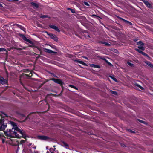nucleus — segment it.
<instances>
[{
    "mask_svg": "<svg viewBox=\"0 0 153 153\" xmlns=\"http://www.w3.org/2000/svg\"><path fill=\"white\" fill-rule=\"evenodd\" d=\"M10 123L13 127L11 129H7L5 132L6 136L10 138L22 137L26 138L27 137L25 132L19 128L16 123L13 122H10Z\"/></svg>",
    "mask_w": 153,
    "mask_h": 153,
    "instance_id": "f257e3e1",
    "label": "nucleus"
},
{
    "mask_svg": "<svg viewBox=\"0 0 153 153\" xmlns=\"http://www.w3.org/2000/svg\"><path fill=\"white\" fill-rule=\"evenodd\" d=\"M4 119L1 118L0 120V130L3 131L6 128L7 125H4Z\"/></svg>",
    "mask_w": 153,
    "mask_h": 153,
    "instance_id": "f03ea898",
    "label": "nucleus"
},
{
    "mask_svg": "<svg viewBox=\"0 0 153 153\" xmlns=\"http://www.w3.org/2000/svg\"><path fill=\"white\" fill-rule=\"evenodd\" d=\"M46 33L51 39H53L56 42H57L58 41V38L54 34L49 33L47 32H46Z\"/></svg>",
    "mask_w": 153,
    "mask_h": 153,
    "instance_id": "7ed1b4c3",
    "label": "nucleus"
},
{
    "mask_svg": "<svg viewBox=\"0 0 153 153\" xmlns=\"http://www.w3.org/2000/svg\"><path fill=\"white\" fill-rule=\"evenodd\" d=\"M146 6L149 9H152L153 8V6L148 1L146 0H141Z\"/></svg>",
    "mask_w": 153,
    "mask_h": 153,
    "instance_id": "20e7f679",
    "label": "nucleus"
},
{
    "mask_svg": "<svg viewBox=\"0 0 153 153\" xmlns=\"http://www.w3.org/2000/svg\"><path fill=\"white\" fill-rule=\"evenodd\" d=\"M49 26L51 28L54 29L55 31L58 32H59L60 31L58 28L54 25H49Z\"/></svg>",
    "mask_w": 153,
    "mask_h": 153,
    "instance_id": "39448f33",
    "label": "nucleus"
},
{
    "mask_svg": "<svg viewBox=\"0 0 153 153\" xmlns=\"http://www.w3.org/2000/svg\"><path fill=\"white\" fill-rule=\"evenodd\" d=\"M21 37L23 39V40L27 42L30 44L33 43V42L27 38L24 35L21 34Z\"/></svg>",
    "mask_w": 153,
    "mask_h": 153,
    "instance_id": "423d86ee",
    "label": "nucleus"
},
{
    "mask_svg": "<svg viewBox=\"0 0 153 153\" xmlns=\"http://www.w3.org/2000/svg\"><path fill=\"white\" fill-rule=\"evenodd\" d=\"M135 50L137 51L138 53H140L141 54L143 55L146 56V57H147L148 58H150V57L149 56V55L146 54V53L141 51L140 50L137 49V48H135Z\"/></svg>",
    "mask_w": 153,
    "mask_h": 153,
    "instance_id": "0eeeda50",
    "label": "nucleus"
},
{
    "mask_svg": "<svg viewBox=\"0 0 153 153\" xmlns=\"http://www.w3.org/2000/svg\"><path fill=\"white\" fill-rule=\"evenodd\" d=\"M118 18L120 20L123 21L125 23L129 24L131 25H132L131 22H130L127 20H126L123 18H121L120 17H118Z\"/></svg>",
    "mask_w": 153,
    "mask_h": 153,
    "instance_id": "6e6552de",
    "label": "nucleus"
},
{
    "mask_svg": "<svg viewBox=\"0 0 153 153\" xmlns=\"http://www.w3.org/2000/svg\"><path fill=\"white\" fill-rule=\"evenodd\" d=\"M44 51L45 52L49 53H52L54 54H56L57 53V52L51 50L47 48H45L44 49Z\"/></svg>",
    "mask_w": 153,
    "mask_h": 153,
    "instance_id": "1a4fd4ad",
    "label": "nucleus"
},
{
    "mask_svg": "<svg viewBox=\"0 0 153 153\" xmlns=\"http://www.w3.org/2000/svg\"><path fill=\"white\" fill-rule=\"evenodd\" d=\"M7 82V80L4 78L3 77H0V83L3 85L6 84Z\"/></svg>",
    "mask_w": 153,
    "mask_h": 153,
    "instance_id": "9d476101",
    "label": "nucleus"
},
{
    "mask_svg": "<svg viewBox=\"0 0 153 153\" xmlns=\"http://www.w3.org/2000/svg\"><path fill=\"white\" fill-rule=\"evenodd\" d=\"M31 4L32 6L34 8H38L39 7V5L38 4L34 2H31L30 3Z\"/></svg>",
    "mask_w": 153,
    "mask_h": 153,
    "instance_id": "9b49d317",
    "label": "nucleus"
},
{
    "mask_svg": "<svg viewBox=\"0 0 153 153\" xmlns=\"http://www.w3.org/2000/svg\"><path fill=\"white\" fill-rule=\"evenodd\" d=\"M101 59L104 60L105 62L108 65L111 67L113 66V65L105 58H101Z\"/></svg>",
    "mask_w": 153,
    "mask_h": 153,
    "instance_id": "f8f14e48",
    "label": "nucleus"
},
{
    "mask_svg": "<svg viewBox=\"0 0 153 153\" xmlns=\"http://www.w3.org/2000/svg\"><path fill=\"white\" fill-rule=\"evenodd\" d=\"M151 68H153V64L151 62L146 61L145 62Z\"/></svg>",
    "mask_w": 153,
    "mask_h": 153,
    "instance_id": "ddd939ff",
    "label": "nucleus"
},
{
    "mask_svg": "<svg viewBox=\"0 0 153 153\" xmlns=\"http://www.w3.org/2000/svg\"><path fill=\"white\" fill-rule=\"evenodd\" d=\"M14 25H16V26L20 28L21 30H23V31H25V28L23 27L22 26V25H19L18 24H15V25H14Z\"/></svg>",
    "mask_w": 153,
    "mask_h": 153,
    "instance_id": "4468645a",
    "label": "nucleus"
},
{
    "mask_svg": "<svg viewBox=\"0 0 153 153\" xmlns=\"http://www.w3.org/2000/svg\"><path fill=\"white\" fill-rule=\"evenodd\" d=\"M53 80L56 83L59 84L61 85H62V82L59 79H53Z\"/></svg>",
    "mask_w": 153,
    "mask_h": 153,
    "instance_id": "2eb2a0df",
    "label": "nucleus"
},
{
    "mask_svg": "<svg viewBox=\"0 0 153 153\" xmlns=\"http://www.w3.org/2000/svg\"><path fill=\"white\" fill-rule=\"evenodd\" d=\"M47 72L48 73V74H50L49 76H57L55 74L51 71H47Z\"/></svg>",
    "mask_w": 153,
    "mask_h": 153,
    "instance_id": "dca6fc26",
    "label": "nucleus"
},
{
    "mask_svg": "<svg viewBox=\"0 0 153 153\" xmlns=\"http://www.w3.org/2000/svg\"><path fill=\"white\" fill-rule=\"evenodd\" d=\"M39 138L42 140H46L48 139V137L47 136H39Z\"/></svg>",
    "mask_w": 153,
    "mask_h": 153,
    "instance_id": "f3484780",
    "label": "nucleus"
},
{
    "mask_svg": "<svg viewBox=\"0 0 153 153\" xmlns=\"http://www.w3.org/2000/svg\"><path fill=\"white\" fill-rule=\"evenodd\" d=\"M90 66L91 67L97 68H100V65L94 64H90Z\"/></svg>",
    "mask_w": 153,
    "mask_h": 153,
    "instance_id": "a211bd4d",
    "label": "nucleus"
},
{
    "mask_svg": "<svg viewBox=\"0 0 153 153\" xmlns=\"http://www.w3.org/2000/svg\"><path fill=\"white\" fill-rule=\"evenodd\" d=\"M40 17L42 19H44L47 18H50V17H49L47 15H41L40 16Z\"/></svg>",
    "mask_w": 153,
    "mask_h": 153,
    "instance_id": "6ab92c4d",
    "label": "nucleus"
},
{
    "mask_svg": "<svg viewBox=\"0 0 153 153\" xmlns=\"http://www.w3.org/2000/svg\"><path fill=\"white\" fill-rule=\"evenodd\" d=\"M61 145L62 146H64L66 148L68 147V145L66 143L64 142H62L61 143Z\"/></svg>",
    "mask_w": 153,
    "mask_h": 153,
    "instance_id": "aec40b11",
    "label": "nucleus"
},
{
    "mask_svg": "<svg viewBox=\"0 0 153 153\" xmlns=\"http://www.w3.org/2000/svg\"><path fill=\"white\" fill-rule=\"evenodd\" d=\"M135 86H137L140 89H141V90H143V88L139 84H138L137 83H135Z\"/></svg>",
    "mask_w": 153,
    "mask_h": 153,
    "instance_id": "412c9836",
    "label": "nucleus"
},
{
    "mask_svg": "<svg viewBox=\"0 0 153 153\" xmlns=\"http://www.w3.org/2000/svg\"><path fill=\"white\" fill-rule=\"evenodd\" d=\"M91 16L93 18H96L97 19H98V18H100V16L95 14H92L91 15Z\"/></svg>",
    "mask_w": 153,
    "mask_h": 153,
    "instance_id": "4be33fe9",
    "label": "nucleus"
},
{
    "mask_svg": "<svg viewBox=\"0 0 153 153\" xmlns=\"http://www.w3.org/2000/svg\"><path fill=\"white\" fill-rule=\"evenodd\" d=\"M85 34L84 33L83 34L86 38L88 39L90 38L89 35L87 33H86V32H85Z\"/></svg>",
    "mask_w": 153,
    "mask_h": 153,
    "instance_id": "5701e85b",
    "label": "nucleus"
},
{
    "mask_svg": "<svg viewBox=\"0 0 153 153\" xmlns=\"http://www.w3.org/2000/svg\"><path fill=\"white\" fill-rule=\"evenodd\" d=\"M137 45H138L143 46L144 45V43H143L141 41H139L137 43Z\"/></svg>",
    "mask_w": 153,
    "mask_h": 153,
    "instance_id": "b1692460",
    "label": "nucleus"
},
{
    "mask_svg": "<svg viewBox=\"0 0 153 153\" xmlns=\"http://www.w3.org/2000/svg\"><path fill=\"white\" fill-rule=\"evenodd\" d=\"M67 9L68 10H70L71 11V12L72 13H76L74 10V9H71V8H67Z\"/></svg>",
    "mask_w": 153,
    "mask_h": 153,
    "instance_id": "393cba45",
    "label": "nucleus"
},
{
    "mask_svg": "<svg viewBox=\"0 0 153 153\" xmlns=\"http://www.w3.org/2000/svg\"><path fill=\"white\" fill-rule=\"evenodd\" d=\"M0 115L1 116L2 118L7 117V115L5 114L2 112H0Z\"/></svg>",
    "mask_w": 153,
    "mask_h": 153,
    "instance_id": "a878e982",
    "label": "nucleus"
},
{
    "mask_svg": "<svg viewBox=\"0 0 153 153\" xmlns=\"http://www.w3.org/2000/svg\"><path fill=\"white\" fill-rule=\"evenodd\" d=\"M112 51L114 52V53H119V52L116 49H113V50H112Z\"/></svg>",
    "mask_w": 153,
    "mask_h": 153,
    "instance_id": "bb28decb",
    "label": "nucleus"
},
{
    "mask_svg": "<svg viewBox=\"0 0 153 153\" xmlns=\"http://www.w3.org/2000/svg\"><path fill=\"white\" fill-rule=\"evenodd\" d=\"M138 49L139 50L140 49L143 51H144L145 50V48L144 47H143V46H138Z\"/></svg>",
    "mask_w": 153,
    "mask_h": 153,
    "instance_id": "cd10ccee",
    "label": "nucleus"
},
{
    "mask_svg": "<svg viewBox=\"0 0 153 153\" xmlns=\"http://www.w3.org/2000/svg\"><path fill=\"white\" fill-rule=\"evenodd\" d=\"M1 51H6L7 52L6 49L3 48H0V52Z\"/></svg>",
    "mask_w": 153,
    "mask_h": 153,
    "instance_id": "c85d7f7f",
    "label": "nucleus"
},
{
    "mask_svg": "<svg viewBox=\"0 0 153 153\" xmlns=\"http://www.w3.org/2000/svg\"><path fill=\"white\" fill-rule=\"evenodd\" d=\"M82 62V61L79 60V59L74 60V62L79 63L80 64H81Z\"/></svg>",
    "mask_w": 153,
    "mask_h": 153,
    "instance_id": "c756f323",
    "label": "nucleus"
},
{
    "mask_svg": "<svg viewBox=\"0 0 153 153\" xmlns=\"http://www.w3.org/2000/svg\"><path fill=\"white\" fill-rule=\"evenodd\" d=\"M127 63L128 65L131 67H133L134 66V65L130 62H128Z\"/></svg>",
    "mask_w": 153,
    "mask_h": 153,
    "instance_id": "7c9ffc66",
    "label": "nucleus"
},
{
    "mask_svg": "<svg viewBox=\"0 0 153 153\" xmlns=\"http://www.w3.org/2000/svg\"><path fill=\"white\" fill-rule=\"evenodd\" d=\"M100 18H98V19H97L99 20L100 23V24H101V25H102L105 26L104 24L102 23V22L101 21V20L100 19ZM100 18H101V17Z\"/></svg>",
    "mask_w": 153,
    "mask_h": 153,
    "instance_id": "2f4dec72",
    "label": "nucleus"
},
{
    "mask_svg": "<svg viewBox=\"0 0 153 153\" xmlns=\"http://www.w3.org/2000/svg\"><path fill=\"white\" fill-rule=\"evenodd\" d=\"M83 3L85 5L87 6H89V3L87 2L84 1V2Z\"/></svg>",
    "mask_w": 153,
    "mask_h": 153,
    "instance_id": "473e14b6",
    "label": "nucleus"
},
{
    "mask_svg": "<svg viewBox=\"0 0 153 153\" xmlns=\"http://www.w3.org/2000/svg\"><path fill=\"white\" fill-rule=\"evenodd\" d=\"M23 74V76H28V77H29V76H32V74L31 75H28L27 74Z\"/></svg>",
    "mask_w": 153,
    "mask_h": 153,
    "instance_id": "72a5a7b5",
    "label": "nucleus"
},
{
    "mask_svg": "<svg viewBox=\"0 0 153 153\" xmlns=\"http://www.w3.org/2000/svg\"><path fill=\"white\" fill-rule=\"evenodd\" d=\"M31 44V45H29V46L30 47H34L35 46L34 45V43L33 42V43L32 44Z\"/></svg>",
    "mask_w": 153,
    "mask_h": 153,
    "instance_id": "f704fd0d",
    "label": "nucleus"
},
{
    "mask_svg": "<svg viewBox=\"0 0 153 153\" xmlns=\"http://www.w3.org/2000/svg\"><path fill=\"white\" fill-rule=\"evenodd\" d=\"M107 42H103V41H100L99 42V43L100 44H105H105L106 43H107Z\"/></svg>",
    "mask_w": 153,
    "mask_h": 153,
    "instance_id": "c9c22d12",
    "label": "nucleus"
},
{
    "mask_svg": "<svg viewBox=\"0 0 153 153\" xmlns=\"http://www.w3.org/2000/svg\"><path fill=\"white\" fill-rule=\"evenodd\" d=\"M111 78L114 80L116 82H117V81L115 77H111Z\"/></svg>",
    "mask_w": 153,
    "mask_h": 153,
    "instance_id": "e433bc0d",
    "label": "nucleus"
},
{
    "mask_svg": "<svg viewBox=\"0 0 153 153\" xmlns=\"http://www.w3.org/2000/svg\"><path fill=\"white\" fill-rule=\"evenodd\" d=\"M111 93L115 95H116L117 94V93L115 91H111Z\"/></svg>",
    "mask_w": 153,
    "mask_h": 153,
    "instance_id": "4c0bfd02",
    "label": "nucleus"
},
{
    "mask_svg": "<svg viewBox=\"0 0 153 153\" xmlns=\"http://www.w3.org/2000/svg\"><path fill=\"white\" fill-rule=\"evenodd\" d=\"M81 64L83 65H84V66H87V64L86 63H85V62H83V61H82V62H81Z\"/></svg>",
    "mask_w": 153,
    "mask_h": 153,
    "instance_id": "58836bf2",
    "label": "nucleus"
},
{
    "mask_svg": "<svg viewBox=\"0 0 153 153\" xmlns=\"http://www.w3.org/2000/svg\"><path fill=\"white\" fill-rule=\"evenodd\" d=\"M15 49L17 50H22V49L20 48H18V47H16L14 48Z\"/></svg>",
    "mask_w": 153,
    "mask_h": 153,
    "instance_id": "ea45409f",
    "label": "nucleus"
},
{
    "mask_svg": "<svg viewBox=\"0 0 153 153\" xmlns=\"http://www.w3.org/2000/svg\"><path fill=\"white\" fill-rule=\"evenodd\" d=\"M49 150L51 152V153H52L53 151H54V149L52 148H50L49 149Z\"/></svg>",
    "mask_w": 153,
    "mask_h": 153,
    "instance_id": "a19ab883",
    "label": "nucleus"
},
{
    "mask_svg": "<svg viewBox=\"0 0 153 153\" xmlns=\"http://www.w3.org/2000/svg\"><path fill=\"white\" fill-rule=\"evenodd\" d=\"M69 86L70 87H71L72 88H75L76 89V87L72 85H69Z\"/></svg>",
    "mask_w": 153,
    "mask_h": 153,
    "instance_id": "79ce46f5",
    "label": "nucleus"
},
{
    "mask_svg": "<svg viewBox=\"0 0 153 153\" xmlns=\"http://www.w3.org/2000/svg\"><path fill=\"white\" fill-rule=\"evenodd\" d=\"M39 152L37 150H34L33 151V153H39Z\"/></svg>",
    "mask_w": 153,
    "mask_h": 153,
    "instance_id": "37998d69",
    "label": "nucleus"
},
{
    "mask_svg": "<svg viewBox=\"0 0 153 153\" xmlns=\"http://www.w3.org/2000/svg\"><path fill=\"white\" fill-rule=\"evenodd\" d=\"M105 45H106L108 46H110L111 45L108 43V42H107V43H106L105 44Z\"/></svg>",
    "mask_w": 153,
    "mask_h": 153,
    "instance_id": "c03bdc74",
    "label": "nucleus"
},
{
    "mask_svg": "<svg viewBox=\"0 0 153 153\" xmlns=\"http://www.w3.org/2000/svg\"><path fill=\"white\" fill-rule=\"evenodd\" d=\"M133 40L134 42H136L138 40V39L137 38H136V39H133Z\"/></svg>",
    "mask_w": 153,
    "mask_h": 153,
    "instance_id": "a18cd8bd",
    "label": "nucleus"
},
{
    "mask_svg": "<svg viewBox=\"0 0 153 153\" xmlns=\"http://www.w3.org/2000/svg\"><path fill=\"white\" fill-rule=\"evenodd\" d=\"M6 74H7V76H8V73L7 71V70H6Z\"/></svg>",
    "mask_w": 153,
    "mask_h": 153,
    "instance_id": "49530a36",
    "label": "nucleus"
},
{
    "mask_svg": "<svg viewBox=\"0 0 153 153\" xmlns=\"http://www.w3.org/2000/svg\"><path fill=\"white\" fill-rule=\"evenodd\" d=\"M138 121L139 122H141V123H143V121L141 120H138Z\"/></svg>",
    "mask_w": 153,
    "mask_h": 153,
    "instance_id": "de8ad7c7",
    "label": "nucleus"
},
{
    "mask_svg": "<svg viewBox=\"0 0 153 153\" xmlns=\"http://www.w3.org/2000/svg\"><path fill=\"white\" fill-rule=\"evenodd\" d=\"M138 121L139 122H141V123H143V121L141 120H138Z\"/></svg>",
    "mask_w": 153,
    "mask_h": 153,
    "instance_id": "09e8293b",
    "label": "nucleus"
},
{
    "mask_svg": "<svg viewBox=\"0 0 153 153\" xmlns=\"http://www.w3.org/2000/svg\"><path fill=\"white\" fill-rule=\"evenodd\" d=\"M0 7H3L2 4H1V3H0Z\"/></svg>",
    "mask_w": 153,
    "mask_h": 153,
    "instance_id": "8fccbe9b",
    "label": "nucleus"
},
{
    "mask_svg": "<svg viewBox=\"0 0 153 153\" xmlns=\"http://www.w3.org/2000/svg\"><path fill=\"white\" fill-rule=\"evenodd\" d=\"M84 58L86 59H88V58L87 57H84Z\"/></svg>",
    "mask_w": 153,
    "mask_h": 153,
    "instance_id": "3c124183",
    "label": "nucleus"
},
{
    "mask_svg": "<svg viewBox=\"0 0 153 153\" xmlns=\"http://www.w3.org/2000/svg\"><path fill=\"white\" fill-rule=\"evenodd\" d=\"M46 148L47 149H48V146H47Z\"/></svg>",
    "mask_w": 153,
    "mask_h": 153,
    "instance_id": "603ef678",
    "label": "nucleus"
},
{
    "mask_svg": "<svg viewBox=\"0 0 153 153\" xmlns=\"http://www.w3.org/2000/svg\"><path fill=\"white\" fill-rule=\"evenodd\" d=\"M123 146L124 147H125V145H123Z\"/></svg>",
    "mask_w": 153,
    "mask_h": 153,
    "instance_id": "864d4df0",
    "label": "nucleus"
},
{
    "mask_svg": "<svg viewBox=\"0 0 153 153\" xmlns=\"http://www.w3.org/2000/svg\"><path fill=\"white\" fill-rule=\"evenodd\" d=\"M33 148L34 149H35L36 148V146H34V147H33Z\"/></svg>",
    "mask_w": 153,
    "mask_h": 153,
    "instance_id": "5fc2aeb1",
    "label": "nucleus"
},
{
    "mask_svg": "<svg viewBox=\"0 0 153 153\" xmlns=\"http://www.w3.org/2000/svg\"><path fill=\"white\" fill-rule=\"evenodd\" d=\"M25 48H25V47H24L23 48V49H25Z\"/></svg>",
    "mask_w": 153,
    "mask_h": 153,
    "instance_id": "6e6d98bb",
    "label": "nucleus"
},
{
    "mask_svg": "<svg viewBox=\"0 0 153 153\" xmlns=\"http://www.w3.org/2000/svg\"><path fill=\"white\" fill-rule=\"evenodd\" d=\"M3 143H4V140H3Z\"/></svg>",
    "mask_w": 153,
    "mask_h": 153,
    "instance_id": "4d7b16f0",
    "label": "nucleus"
},
{
    "mask_svg": "<svg viewBox=\"0 0 153 153\" xmlns=\"http://www.w3.org/2000/svg\"><path fill=\"white\" fill-rule=\"evenodd\" d=\"M54 149V151H55V149H56V148H54V149Z\"/></svg>",
    "mask_w": 153,
    "mask_h": 153,
    "instance_id": "13d9d810",
    "label": "nucleus"
},
{
    "mask_svg": "<svg viewBox=\"0 0 153 153\" xmlns=\"http://www.w3.org/2000/svg\"><path fill=\"white\" fill-rule=\"evenodd\" d=\"M108 76L110 77V76H112L111 75H109V76Z\"/></svg>",
    "mask_w": 153,
    "mask_h": 153,
    "instance_id": "bf43d9fd",
    "label": "nucleus"
},
{
    "mask_svg": "<svg viewBox=\"0 0 153 153\" xmlns=\"http://www.w3.org/2000/svg\"><path fill=\"white\" fill-rule=\"evenodd\" d=\"M19 76L21 77L22 76L21 75H20Z\"/></svg>",
    "mask_w": 153,
    "mask_h": 153,
    "instance_id": "052dcab7",
    "label": "nucleus"
},
{
    "mask_svg": "<svg viewBox=\"0 0 153 153\" xmlns=\"http://www.w3.org/2000/svg\"><path fill=\"white\" fill-rule=\"evenodd\" d=\"M22 141V142H23V141H24V140H23V141Z\"/></svg>",
    "mask_w": 153,
    "mask_h": 153,
    "instance_id": "680f3d73",
    "label": "nucleus"
},
{
    "mask_svg": "<svg viewBox=\"0 0 153 153\" xmlns=\"http://www.w3.org/2000/svg\"><path fill=\"white\" fill-rule=\"evenodd\" d=\"M22 141V142H23V141H24V140H23V141Z\"/></svg>",
    "mask_w": 153,
    "mask_h": 153,
    "instance_id": "e2e57ef3",
    "label": "nucleus"
},
{
    "mask_svg": "<svg viewBox=\"0 0 153 153\" xmlns=\"http://www.w3.org/2000/svg\"><path fill=\"white\" fill-rule=\"evenodd\" d=\"M47 153H48V152H47Z\"/></svg>",
    "mask_w": 153,
    "mask_h": 153,
    "instance_id": "0e129e2a",
    "label": "nucleus"
}]
</instances>
